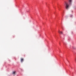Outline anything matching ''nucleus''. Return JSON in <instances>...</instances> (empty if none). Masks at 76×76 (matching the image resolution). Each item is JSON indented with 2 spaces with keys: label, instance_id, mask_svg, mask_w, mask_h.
<instances>
[{
  "label": "nucleus",
  "instance_id": "1",
  "mask_svg": "<svg viewBox=\"0 0 76 76\" xmlns=\"http://www.w3.org/2000/svg\"><path fill=\"white\" fill-rule=\"evenodd\" d=\"M65 7L66 9H68L69 7V5L67 4V3H65Z\"/></svg>",
  "mask_w": 76,
  "mask_h": 76
},
{
  "label": "nucleus",
  "instance_id": "2",
  "mask_svg": "<svg viewBox=\"0 0 76 76\" xmlns=\"http://www.w3.org/2000/svg\"><path fill=\"white\" fill-rule=\"evenodd\" d=\"M69 4H71L72 3V0H69Z\"/></svg>",
  "mask_w": 76,
  "mask_h": 76
},
{
  "label": "nucleus",
  "instance_id": "3",
  "mask_svg": "<svg viewBox=\"0 0 76 76\" xmlns=\"http://www.w3.org/2000/svg\"><path fill=\"white\" fill-rule=\"evenodd\" d=\"M58 32H59V33L60 34H63V32H62V31H58Z\"/></svg>",
  "mask_w": 76,
  "mask_h": 76
},
{
  "label": "nucleus",
  "instance_id": "4",
  "mask_svg": "<svg viewBox=\"0 0 76 76\" xmlns=\"http://www.w3.org/2000/svg\"><path fill=\"white\" fill-rule=\"evenodd\" d=\"M23 58H21V62H23Z\"/></svg>",
  "mask_w": 76,
  "mask_h": 76
},
{
  "label": "nucleus",
  "instance_id": "5",
  "mask_svg": "<svg viewBox=\"0 0 76 76\" xmlns=\"http://www.w3.org/2000/svg\"><path fill=\"white\" fill-rule=\"evenodd\" d=\"M15 73H16V72H15V71L13 72L12 73L13 74H14Z\"/></svg>",
  "mask_w": 76,
  "mask_h": 76
}]
</instances>
